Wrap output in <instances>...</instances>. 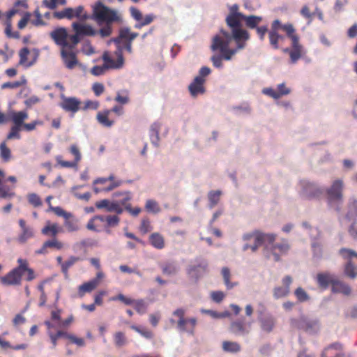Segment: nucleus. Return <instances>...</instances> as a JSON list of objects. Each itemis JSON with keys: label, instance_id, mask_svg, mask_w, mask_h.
Returning a JSON list of instances; mask_svg holds the SVG:
<instances>
[{"label": "nucleus", "instance_id": "nucleus-1", "mask_svg": "<svg viewBox=\"0 0 357 357\" xmlns=\"http://www.w3.org/2000/svg\"><path fill=\"white\" fill-rule=\"evenodd\" d=\"M245 15L238 12V6L234 4L229 7V13L226 17L225 21L227 29H221L220 31L215 35V46L223 45L222 40H225V44L228 43L230 39L234 40H241L245 43L250 38L249 33L243 29L241 19Z\"/></svg>", "mask_w": 357, "mask_h": 357}, {"label": "nucleus", "instance_id": "nucleus-2", "mask_svg": "<svg viewBox=\"0 0 357 357\" xmlns=\"http://www.w3.org/2000/svg\"><path fill=\"white\" fill-rule=\"evenodd\" d=\"M92 10L91 18L100 27L98 34L102 38L110 36L113 32L114 24H121L123 22L122 15L118 10L106 6L101 1L93 5Z\"/></svg>", "mask_w": 357, "mask_h": 357}, {"label": "nucleus", "instance_id": "nucleus-3", "mask_svg": "<svg viewBox=\"0 0 357 357\" xmlns=\"http://www.w3.org/2000/svg\"><path fill=\"white\" fill-rule=\"evenodd\" d=\"M223 45H218L215 46V36L212 38V43L211 49L212 51H218L221 53L220 55H213L211 57V61L215 68H220L222 67V60L225 59L229 61L232 56L237 53L238 51L243 50L246 46V43L241 40H234V39H230L228 43L225 44V40H221Z\"/></svg>", "mask_w": 357, "mask_h": 357}, {"label": "nucleus", "instance_id": "nucleus-4", "mask_svg": "<svg viewBox=\"0 0 357 357\" xmlns=\"http://www.w3.org/2000/svg\"><path fill=\"white\" fill-rule=\"evenodd\" d=\"M344 183L342 179L335 180L331 185L326 189L327 202L330 207L340 211L343 202Z\"/></svg>", "mask_w": 357, "mask_h": 357}, {"label": "nucleus", "instance_id": "nucleus-5", "mask_svg": "<svg viewBox=\"0 0 357 357\" xmlns=\"http://www.w3.org/2000/svg\"><path fill=\"white\" fill-rule=\"evenodd\" d=\"M117 60L114 61L111 58L109 53L105 52L102 56V60L104 61V64L102 66H95L91 70V73L92 75L95 76H100L103 75L105 71L109 68L112 69H119L121 68L123 66L124 59L123 57V54L121 53V49L119 48V51L116 52Z\"/></svg>", "mask_w": 357, "mask_h": 357}, {"label": "nucleus", "instance_id": "nucleus-6", "mask_svg": "<svg viewBox=\"0 0 357 357\" xmlns=\"http://www.w3.org/2000/svg\"><path fill=\"white\" fill-rule=\"evenodd\" d=\"M281 29L287 33V36L291 40V47L294 50L291 52V61L296 63L305 53L303 47L299 43V37L295 34V29L291 24H285Z\"/></svg>", "mask_w": 357, "mask_h": 357}, {"label": "nucleus", "instance_id": "nucleus-7", "mask_svg": "<svg viewBox=\"0 0 357 357\" xmlns=\"http://www.w3.org/2000/svg\"><path fill=\"white\" fill-rule=\"evenodd\" d=\"M338 253L343 259L347 261L344 266L345 276L351 279L356 278L357 277V266L354 265L353 259L354 257L357 258V252L351 249L342 248Z\"/></svg>", "mask_w": 357, "mask_h": 357}, {"label": "nucleus", "instance_id": "nucleus-8", "mask_svg": "<svg viewBox=\"0 0 357 357\" xmlns=\"http://www.w3.org/2000/svg\"><path fill=\"white\" fill-rule=\"evenodd\" d=\"M185 310L183 308H178L173 312V314L178 318L177 328L181 332H186L192 335L197 320L195 317L185 318Z\"/></svg>", "mask_w": 357, "mask_h": 357}, {"label": "nucleus", "instance_id": "nucleus-9", "mask_svg": "<svg viewBox=\"0 0 357 357\" xmlns=\"http://www.w3.org/2000/svg\"><path fill=\"white\" fill-rule=\"evenodd\" d=\"M277 238V235L273 233H264L258 230H255V235L254 237V243L252 245L245 243L242 250L246 251L250 249L253 252H255L258 248L266 243L271 244L273 243Z\"/></svg>", "mask_w": 357, "mask_h": 357}, {"label": "nucleus", "instance_id": "nucleus-10", "mask_svg": "<svg viewBox=\"0 0 357 357\" xmlns=\"http://www.w3.org/2000/svg\"><path fill=\"white\" fill-rule=\"evenodd\" d=\"M290 324L292 327L303 330L310 334L317 333L319 330V323L318 321L309 319L304 317L298 319H291Z\"/></svg>", "mask_w": 357, "mask_h": 357}, {"label": "nucleus", "instance_id": "nucleus-11", "mask_svg": "<svg viewBox=\"0 0 357 357\" xmlns=\"http://www.w3.org/2000/svg\"><path fill=\"white\" fill-rule=\"evenodd\" d=\"M271 244L272 245L270 247L271 253L267 254L266 257L268 259H271V257H273L275 261H279L280 260V256L287 254L290 248L289 243L285 240H283L279 243ZM268 245H265V250H268Z\"/></svg>", "mask_w": 357, "mask_h": 357}, {"label": "nucleus", "instance_id": "nucleus-12", "mask_svg": "<svg viewBox=\"0 0 357 357\" xmlns=\"http://www.w3.org/2000/svg\"><path fill=\"white\" fill-rule=\"evenodd\" d=\"M22 266H18L8 272L6 275L0 278L1 283L4 286L19 285L21 284V270Z\"/></svg>", "mask_w": 357, "mask_h": 357}, {"label": "nucleus", "instance_id": "nucleus-13", "mask_svg": "<svg viewBox=\"0 0 357 357\" xmlns=\"http://www.w3.org/2000/svg\"><path fill=\"white\" fill-rule=\"evenodd\" d=\"M50 35L57 45H59L63 48H68L70 50L73 49V45L67 41L68 34L65 28H56L52 31Z\"/></svg>", "mask_w": 357, "mask_h": 357}, {"label": "nucleus", "instance_id": "nucleus-14", "mask_svg": "<svg viewBox=\"0 0 357 357\" xmlns=\"http://www.w3.org/2000/svg\"><path fill=\"white\" fill-rule=\"evenodd\" d=\"M48 335L52 343L53 347L54 348L57 344L58 337H65L70 340L73 343L76 344L77 346L83 347L84 345V340L82 338L77 337L74 335L69 334L61 330H58L54 334L52 332L49 331Z\"/></svg>", "mask_w": 357, "mask_h": 357}, {"label": "nucleus", "instance_id": "nucleus-15", "mask_svg": "<svg viewBox=\"0 0 357 357\" xmlns=\"http://www.w3.org/2000/svg\"><path fill=\"white\" fill-rule=\"evenodd\" d=\"M300 187L301 195L307 199L317 197L322 193V190L316 184L306 180L300 182Z\"/></svg>", "mask_w": 357, "mask_h": 357}, {"label": "nucleus", "instance_id": "nucleus-16", "mask_svg": "<svg viewBox=\"0 0 357 357\" xmlns=\"http://www.w3.org/2000/svg\"><path fill=\"white\" fill-rule=\"evenodd\" d=\"M62 101L59 106L66 112L75 114L80 109L81 101L75 97H66L64 95L61 96Z\"/></svg>", "mask_w": 357, "mask_h": 357}, {"label": "nucleus", "instance_id": "nucleus-17", "mask_svg": "<svg viewBox=\"0 0 357 357\" xmlns=\"http://www.w3.org/2000/svg\"><path fill=\"white\" fill-rule=\"evenodd\" d=\"M258 314L261 329L266 333H271L275 326V318L270 313L263 314L262 311H258Z\"/></svg>", "mask_w": 357, "mask_h": 357}, {"label": "nucleus", "instance_id": "nucleus-18", "mask_svg": "<svg viewBox=\"0 0 357 357\" xmlns=\"http://www.w3.org/2000/svg\"><path fill=\"white\" fill-rule=\"evenodd\" d=\"M251 323H245L243 320L232 321L229 326V331L237 336H246L251 331Z\"/></svg>", "mask_w": 357, "mask_h": 357}, {"label": "nucleus", "instance_id": "nucleus-19", "mask_svg": "<svg viewBox=\"0 0 357 357\" xmlns=\"http://www.w3.org/2000/svg\"><path fill=\"white\" fill-rule=\"evenodd\" d=\"M282 287L277 286L273 289V295L275 299L282 298L287 296L290 293V285L292 283V278L290 275H286L282 278Z\"/></svg>", "mask_w": 357, "mask_h": 357}, {"label": "nucleus", "instance_id": "nucleus-20", "mask_svg": "<svg viewBox=\"0 0 357 357\" xmlns=\"http://www.w3.org/2000/svg\"><path fill=\"white\" fill-rule=\"evenodd\" d=\"M208 263L202 260L196 264H191L187 268L188 275L196 280L200 278L207 271Z\"/></svg>", "mask_w": 357, "mask_h": 357}, {"label": "nucleus", "instance_id": "nucleus-21", "mask_svg": "<svg viewBox=\"0 0 357 357\" xmlns=\"http://www.w3.org/2000/svg\"><path fill=\"white\" fill-rule=\"evenodd\" d=\"M204 82L205 79L200 76H196L195 77L192 82L188 86L189 91L192 97H197V96L205 93L206 90L204 86Z\"/></svg>", "mask_w": 357, "mask_h": 357}, {"label": "nucleus", "instance_id": "nucleus-22", "mask_svg": "<svg viewBox=\"0 0 357 357\" xmlns=\"http://www.w3.org/2000/svg\"><path fill=\"white\" fill-rule=\"evenodd\" d=\"M342 349L341 343L334 342L324 349L321 357H344V354L340 351Z\"/></svg>", "mask_w": 357, "mask_h": 357}, {"label": "nucleus", "instance_id": "nucleus-23", "mask_svg": "<svg viewBox=\"0 0 357 357\" xmlns=\"http://www.w3.org/2000/svg\"><path fill=\"white\" fill-rule=\"evenodd\" d=\"M19 225L22 232L18 236L17 241L20 243H24L28 239L33 236V231L30 226L26 225V222L23 219L19 220Z\"/></svg>", "mask_w": 357, "mask_h": 357}, {"label": "nucleus", "instance_id": "nucleus-24", "mask_svg": "<svg viewBox=\"0 0 357 357\" xmlns=\"http://www.w3.org/2000/svg\"><path fill=\"white\" fill-rule=\"evenodd\" d=\"M73 29L77 34L80 36H93L98 34V31L95 30L91 25L80 24L78 22H73L72 24Z\"/></svg>", "mask_w": 357, "mask_h": 357}, {"label": "nucleus", "instance_id": "nucleus-25", "mask_svg": "<svg viewBox=\"0 0 357 357\" xmlns=\"http://www.w3.org/2000/svg\"><path fill=\"white\" fill-rule=\"evenodd\" d=\"M162 273L167 276L176 275L179 270L180 267L177 261H167L160 265Z\"/></svg>", "mask_w": 357, "mask_h": 357}, {"label": "nucleus", "instance_id": "nucleus-26", "mask_svg": "<svg viewBox=\"0 0 357 357\" xmlns=\"http://www.w3.org/2000/svg\"><path fill=\"white\" fill-rule=\"evenodd\" d=\"M160 129L161 124L159 122H154L153 123H152L149 129V137L151 142L155 147H158L160 145L159 133Z\"/></svg>", "mask_w": 357, "mask_h": 357}, {"label": "nucleus", "instance_id": "nucleus-27", "mask_svg": "<svg viewBox=\"0 0 357 357\" xmlns=\"http://www.w3.org/2000/svg\"><path fill=\"white\" fill-rule=\"evenodd\" d=\"M61 55L66 66L68 68L73 69L77 64V60L74 52H68L63 49L61 52Z\"/></svg>", "mask_w": 357, "mask_h": 357}, {"label": "nucleus", "instance_id": "nucleus-28", "mask_svg": "<svg viewBox=\"0 0 357 357\" xmlns=\"http://www.w3.org/2000/svg\"><path fill=\"white\" fill-rule=\"evenodd\" d=\"M336 277L329 273H319L317 276V282L320 287L326 288L330 284L333 286Z\"/></svg>", "mask_w": 357, "mask_h": 357}, {"label": "nucleus", "instance_id": "nucleus-29", "mask_svg": "<svg viewBox=\"0 0 357 357\" xmlns=\"http://www.w3.org/2000/svg\"><path fill=\"white\" fill-rule=\"evenodd\" d=\"M332 291L335 293H342L344 295H349L351 291L349 285L339 280L337 278L332 286Z\"/></svg>", "mask_w": 357, "mask_h": 357}, {"label": "nucleus", "instance_id": "nucleus-30", "mask_svg": "<svg viewBox=\"0 0 357 357\" xmlns=\"http://www.w3.org/2000/svg\"><path fill=\"white\" fill-rule=\"evenodd\" d=\"M61 231V228L56 223L50 224V222L42 229L41 233L43 235L55 237Z\"/></svg>", "mask_w": 357, "mask_h": 357}, {"label": "nucleus", "instance_id": "nucleus-31", "mask_svg": "<svg viewBox=\"0 0 357 357\" xmlns=\"http://www.w3.org/2000/svg\"><path fill=\"white\" fill-rule=\"evenodd\" d=\"M349 220L357 219V199L351 197L348 204V211L346 215Z\"/></svg>", "mask_w": 357, "mask_h": 357}, {"label": "nucleus", "instance_id": "nucleus-32", "mask_svg": "<svg viewBox=\"0 0 357 357\" xmlns=\"http://www.w3.org/2000/svg\"><path fill=\"white\" fill-rule=\"evenodd\" d=\"M113 198L117 199V202L119 205L124 206L129 204L128 202L131 199V195L130 192H117L113 194Z\"/></svg>", "mask_w": 357, "mask_h": 357}, {"label": "nucleus", "instance_id": "nucleus-33", "mask_svg": "<svg viewBox=\"0 0 357 357\" xmlns=\"http://www.w3.org/2000/svg\"><path fill=\"white\" fill-rule=\"evenodd\" d=\"M149 241L152 246L157 249H162L165 247V240L163 236L159 233H153L150 237Z\"/></svg>", "mask_w": 357, "mask_h": 357}, {"label": "nucleus", "instance_id": "nucleus-34", "mask_svg": "<svg viewBox=\"0 0 357 357\" xmlns=\"http://www.w3.org/2000/svg\"><path fill=\"white\" fill-rule=\"evenodd\" d=\"M10 118L15 126L21 127L24 123V121L28 118V114L24 111L18 112H12L10 113Z\"/></svg>", "mask_w": 357, "mask_h": 357}, {"label": "nucleus", "instance_id": "nucleus-35", "mask_svg": "<svg viewBox=\"0 0 357 357\" xmlns=\"http://www.w3.org/2000/svg\"><path fill=\"white\" fill-rule=\"evenodd\" d=\"M110 112L111 111L107 109L102 112H98L97 114L96 118L98 121L105 127L109 128L114 124V121L108 119Z\"/></svg>", "mask_w": 357, "mask_h": 357}, {"label": "nucleus", "instance_id": "nucleus-36", "mask_svg": "<svg viewBox=\"0 0 357 357\" xmlns=\"http://www.w3.org/2000/svg\"><path fill=\"white\" fill-rule=\"evenodd\" d=\"M129 33V28L128 27H124L121 28L119 30V35L116 38H114L111 40V41L114 42L117 45V50L115 52V54H116V52L119 51V48L121 49V53L122 54V47L120 46V44L121 43L122 40H125L128 38Z\"/></svg>", "mask_w": 357, "mask_h": 357}, {"label": "nucleus", "instance_id": "nucleus-37", "mask_svg": "<svg viewBox=\"0 0 357 357\" xmlns=\"http://www.w3.org/2000/svg\"><path fill=\"white\" fill-rule=\"evenodd\" d=\"M97 282L91 280L80 285L78 288V294L82 297L85 293H89L94 290L97 287Z\"/></svg>", "mask_w": 357, "mask_h": 357}, {"label": "nucleus", "instance_id": "nucleus-38", "mask_svg": "<svg viewBox=\"0 0 357 357\" xmlns=\"http://www.w3.org/2000/svg\"><path fill=\"white\" fill-rule=\"evenodd\" d=\"M242 20L245 22V24L248 28L257 29V25L261 22L262 17L256 15H244V17L241 19V21Z\"/></svg>", "mask_w": 357, "mask_h": 357}, {"label": "nucleus", "instance_id": "nucleus-39", "mask_svg": "<svg viewBox=\"0 0 357 357\" xmlns=\"http://www.w3.org/2000/svg\"><path fill=\"white\" fill-rule=\"evenodd\" d=\"M221 273L223 278L224 284L227 289H231L238 285V282H232L230 281L231 273L229 268L223 267L222 268Z\"/></svg>", "mask_w": 357, "mask_h": 357}, {"label": "nucleus", "instance_id": "nucleus-40", "mask_svg": "<svg viewBox=\"0 0 357 357\" xmlns=\"http://www.w3.org/2000/svg\"><path fill=\"white\" fill-rule=\"evenodd\" d=\"M222 349L229 353H238L241 351V345L236 342L224 341L222 342Z\"/></svg>", "mask_w": 357, "mask_h": 357}, {"label": "nucleus", "instance_id": "nucleus-41", "mask_svg": "<svg viewBox=\"0 0 357 357\" xmlns=\"http://www.w3.org/2000/svg\"><path fill=\"white\" fill-rule=\"evenodd\" d=\"M19 263V266H22V269L21 270V275L22 276L23 273L26 271L27 272V277L26 280L31 281L35 278V273L32 268H30L28 267V264L25 260H23L22 259H19L17 260Z\"/></svg>", "mask_w": 357, "mask_h": 357}, {"label": "nucleus", "instance_id": "nucleus-42", "mask_svg": "<svg viewBox=\"0 0 357 357\" xmlns=\"http://www.w3.org/2000/svg\"><path fill=\"white\" fill-rule=\"evenodd\" d=\"M222 194L220 190H212L210 191L208 194V198L209 201L208 207L209 208H213L215 207L220 200V197Z\"/></svg>", "mask_w": 357, "mask_h": 357}, {"label": "nucleus", "instance_id": "nucleus-43", "mask_svg": "<svg viewBox=\"0 0 357 357\" xmlns=\"http://www.w3.org/2000/svg\"><path fill=\"white\" fill-rule=\"evenodd\" d=\"M0 157L3 162H8L12 158L11 151L6 146V142L0 144Z\"/></svg>", "mask_w": 357, "mask_h": 357}, {"label": "nucleus", "instance_id": "nucleus-44", "mask_svg": "<svg viewBox=\"0 0 357 357\" xmlns=\"http://www.w3.org/2000/svg\"><path fill=\"white\" fill-rule=\"evenodd\" d=\"M114 342L116 347L120 348L127 344L128 340L124 333L119 331L114 335Z\"/></svg>", "mask_w": 357, "mask_h": 357}, {"label": "nucleus", "instance_id": "nucleus-45", "mask_svg": "<svg viewBox=\"0 0 357 357\" xmlns=\"http://www.w3.org/2000/svg\"><path fill=\"white\" fill-rule=\"evenodd\" d=\"M145 209L149 213H158L161 209L158 203L154 199H147L145 204Z\"/></svg>", "mask_w": 357, "mask_h": 357}, {"label": "nucleus", "instance_id": "nucleus-46", "mask_svg": "<svg viewBox=\"0 0 357 357\" xmlns=\"http://www.w3.org/2000/svg\"><path fill=\"white\" fill-rule=\"evenodd\" d=\"M294 295L300 303L307 302L310 299L309 294L302 287H298L294 291Z\"/></svg>", "mask_w": 357, "mask_h": 357}, {"label": "nucleus", "instance_id": "nucleus-47", "mask_svg": "<svg viewBox=\"0 0 357 357\" xmlns=\"http://www.w3.org/2000/svg\"><path fill=\"white\" fill-rule=\"evenodd\" d=\"M79 260L81 258L79 257L71 256L69 257L63 264H61L62 272L67 275L68 269Z\"/></svg>", "mask_w": 357, "mask_h": 357}, {"label": "nucleus", "instance_id": "nucleus-48", "mask_svg": "<svg viewBox=\"0 0 357 357\" xmlns=\"http://www.w3.org/2000/svg\"><path fill=\"white\" fill-rule=\"evenodd\" d=\"M64 225L70 232L76 231L79 229V222L77 219H65Z\"/></svg>", "mask_w": 357, "mask_h": 357}, {"label": "nucleus", "instance_id": "nucleus-49", "mask_svg": "<svg viewBox=\"0 0 357 357\" xmlns=\"http://www.w3.org/2000/svg\"><path fill=\"white\" fill-rule=\"evenodd\" d=\"M268 36L271 45L274 49H278V42L280 40V38H281L280 35L275 30H270L268 32Z\"/></svg>", "mask_w": 357, "mask_h": 357}, {"label": "nucleus", "instance_id": "nucleus-50", "mask_svg": "<svg viewBox=\"0 0 357 357\" xmlns=\"http://www.w3.org/2000/svg\"><path fill=\"white\" fill-rule=\"evenodd\" d=\"M29 54V50L27 47L22 48L20 52V64L24 65L26 67H30L33 64V61L26 63L27 56Z\"/></svg>", "mask_w": 357, "mask_h": 357}, {"label": "nucleus", "instance_id": "nucleus-51", "mask_svg": "<svg viewBox=\"0 0 357 357\" xmlns=\"http://www.w3.org/2000/svg\"><path fill=\"white\" fill-rule=\"evenodd\" d=\"M75 17H77L80 21H86L89 18V16L84 13V7L82 6H79L75 8H73Z\"/></svg>", "mask_w": 357, "mask_h": 357}, {"label": "nucleus", "instance_id": "nucleus-52", "mask_svg": "<svg viewBox=\"0 0 357 357\" xmlns=\"http://www.w3.org/2000/svg\"><path fill=\"white\" fill-rule=\"evenodd\" d=\"M312 248L313 252V257L317 259H320L322 257L321 245L319 242L314 241L312 243Z\"/></svg>", "mask_w": 357, "mask_h": 357}, {"label": "nucleus", "instance_id": "nucleus-53", "mask_svg": "<svg viewBox=\"0 0 357 357\" xmlns=\"http://www.w3.org/2000/svg\"><path fill=\"white\" fill-rule=\"evenodd\" d=\"M29 203L34 207H39L42 205V201L40 197L36 193H31L28 195Z\"/></svg>", "mask_w": 357, "mask_h": 357}, {"label": "nucleus", "instance_id": "nucleus-54", "mask_svg": "<svg viewBox=\"0 0 357 357\" xmlns=\"http://www.w3.org/2000/svg\"><path fill=\"white\" fill-rule=\"evenodd\" d=\"M26 83V79H23L22 81H15V82H5L1 85V89H16L20 87V86Z\"/></svg>", "mask_w": 357, "mask_h": 357}, {"label": "nucleus", "instance_id": "nucleus-55", "mask_svg": "<svg viewBox=\"0 0 357 357\" xmlns=\"http://www.w3.org/2000/svg\"><path fill=\"white\" fill-rule=\"evenodd\" d=\"M202 312L206 313L213 318H225L230 316V312L225 311L222 312H218L211 310H202Z\"/></svg>", "mask_w": 357, "mask_h": 357}, {"label": "nucleus", "instance_id": "nucleus-56", "mask_svg": "<svg viewBox=\"0 0 357 357\" xmlns=\"http://www.w3.org/2000/svg\"><path fill=\"white\" fill-rule=\"evenodd\" d=\"M50 210L54 211L58 216L63 217L65 219H68L73 217L72 213L65 211L63 208L59 206H50Z\"/></svg>", "mask_w": 357, "mask_h": 357}, {"label": "nucleus", "instance_id": "nucleus-57", "mask_svg": "<svg viewBox=\"0 0 357 357\" xmlns=\"http://www.w3.org/2000/svg\"><path fill=\"white\" fill-rule=\"evenodd\" d=\"M135 308L139 314H144L147 309V304L143 300L135 301Z\"/></svg>", "mask_w": 357, "mask_h": 357}, {"label": "nucleus", "instance_id": "nucleus-58", "mask_svg": "<svg viewBox=\"0 0 357 357\" xmlns=\"http://www.w3.org/2000/svg\"><path fill=\"white\" fill-rule=\"evenodd\" d=\"M45 247L47 248H56V250H61L63 248V243L58 241L55 237L51 240H48L45 242Z\"/></svg>", "mask_w": 357, "mask_h": 357}, {"label": "nucleus", "instance_id": "nucleus-59", "mask_svg": "<svg viewBox=\"0 0 357 357\" xmlns=\"http://www.w3.org/2000/svg\"><path fill=\"white\" fill-rule=\"evenodd\" d=\"M234 111L237 114H249L251 112V108L248 103H243L241 105L234 107Z\"/></svg>", "mask_w": 357, "mask_h": 357}, {"label": "nucleus", "instance_id": "nucleus-60", "mask_svg": "<svg viewBox=\"0 0 357 357\" xmlns=\"http://www.w3.org/2000/svg\"><path fill=\"white\" fill-rule=\"evenodd\" d=\"M56 160L57 163L60 165L62 167H76L77 165V162H76L75 160L73 162L63 160L62 157L61 155H57L56 157Z\"/></svg>", "mask_w": 357, "mask_h": 357}, {"label": "nucleus", "instance_id": "nucleus-61", "mask_svg": "<svg viewBox=\"0 0 357 357\" xmlns=\"http://www.w3.org/2000/svg\"><path fill=\"white\" fill-rule=\"evenodd\" d=\"M120 221L117 215H107L106 216V225L105 227H116L119 225Z\"/></svg>", "mask_w": 357, "mask_h": 357}, {"label": "nucleus", "instance_id": "nucleus-62", "mask_svg": "<svg viewBox=\"0 0 357 357\" xmlns=\"http://www.w3.org/2000/svg\"><path fill=\"white\" fill-rule=\"evenodd\" d=\"M20 128L21 127L17 126H12L11 128H10V132L7 135L6 139H8V140L14 139V138L20 139V135L19 132L20 130Z\"/></svg>", "mask_w": 357, "mask_h": 357}, {"label": "nucleus", "instance_id": "nucleus-63", "mask_svg": "<svg viewBox=\"0 0 357 357\" xmlns=\"http://www.w3.org/2000/svg\"><path fill=\"white\" fill-rule=\"evenodd\" d=\"M112 301L119 300L127 305H130L134 304L135 300L126 297L123 294H119L116 297H113L111 298Z\"/></svg>", "mask_w": 357, "mask_h": 357}, {"label": "nucleus", "instance_id": "nucleus-64", "mask_svg": "<svg viewBox=\"0 0 357 357\" xmlns=\"http://www.w3.org/2000/svg\"><path fill=\"white\" fill-rule=\"evenodd\" d=\"M225 297V294L224 292L221 291H212L211 293V299L215 303H220L224 298Z\"/></svg>", "mask_w": 357, "mask_h": 357}]
</instances>
